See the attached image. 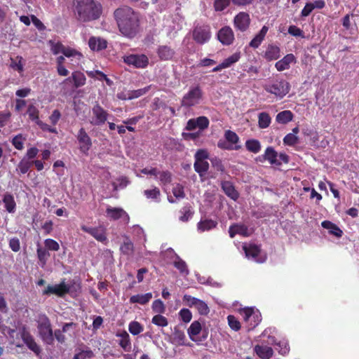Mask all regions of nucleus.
I'll list each match as a JSON object with an SVG mask.
<instances>
[{
	"mask_svg": "<svg viewBox=\"0 0 359 359\" xmlns=\"http://www.w3.org/2000/svg\"><path fill=\"white\" fill-rule=\"evenodd\" d=\"M114 18L119 31L128 38H133L139 32V18L128 6H121L114 11Z\"/></svg>",
	"mask_w": 359,
	"mask_h": 359,
	"instance_id": "obj_1",
	"label": "nucleus"
},
{
	"mask_svg": "<svg viewBox=\"0 0 359 359\" xmlns=\"http://www.w3.org/2000/svg\"><path fill=\"white\" fill-rule=\"evenodd\" d=\"M75 12L80 20L83 22L94 20L102 14V6L93 0H74Z\"/></svg>",
	"mask_w": 359,
	"mask_h": 359,
	"instance_id": "obj_2",
	"label": "nucleus"
},
{
	"mask_svg": "<svg viewBox=\"0 0 359 359\" xmlns=\"http://www.w3.org/2000/svg\"><path fill=\"white\" fill-rule=\"evenodd\" d=\"M50 50L54 55L62 53L65 57L71 58L73 66H78L80 65L82 58L83 57L81 53L77 50L65 46L60 42H54L50 41Z\"/></svg>",
	"mask_w": 359,
	"mask_h": 359,
	"instance_id": "obj_3",
	"label": "nucleus"
},
{
	"mask_svg": "<svg viewBox=\"0 0 359 359\" xmlns=\"http://www.w3.org/2000/svg\"><path fill=\"white\" fill-rule=\"evenodd\" d=\"M263 88L267 93L273 95L278 99H282L289 93L290 85L284 79H276L267 81Z\"/></svg>",
	"mask_w": 359,
	"mask_h": 359,
	"instance_id": "obj_4",
	"label": "nucleus"
},
{
	"mask_svg": "<svg viewBox=\"0 0 359 359\" xmlns=\"http://www.w3.org/2000/svg\"><path fill=\"white\" fill-rule=\"evenodd\" d=\"M39 334L43 341L48 345H52L54 341L53 332L48 318L43 314L40 315L37 320Z\"/></svg>",
	"mask_w": 359,
	"mask_h": 359,
	"instance_id": "obj_5",
	"label": "nucleus"
},
{
	"mask_svg": "<svg viewBox=\"0 0 359 359\" xmlns=\"http://www.w3.org/2000/svg\"><path fill=\"white\" fill-rule=\"evenodd\" d=\"M241 313L246 323L248 331L255 329L262 321L261 313L255 308H245L241 311Z\"/></svg>",
	"mask_w": 359,
	"mask_h": 359,
	"instance_id": "obj_6",
	"label": "nucleus"
},
{
	"mask_svg": "<svg viewBox=\"0 0 359 359\" xmlns=\"http://www.w3.org/2000/svg\"><path fill=\"white\" fill-rule=\"evenodd\" d=\"M208 158V153L205 149L198 150L194 155V168L195 171L201 177L206 175L209 169Z\"/></svg>",
	"mask_w": 359,
	"mask_h": 359,
	"instance_id": "obj_7",
	"label": "nucleus"
},
{
	"mask_svg": "<svg viewBox=\"0 0 359 359\" xmlns=\"http://www.w3.org/2000/svg\"><path fill=\"white\" fill-rule=\"evenodd\" d=\"M243 250L248 259L258 263H263L266 259V255L255 243H243Z\"/></svg>",
	"mask_w": 359,
	"mask_h": 359,
	"instance_id": "obj_8",
	"label": "nucleus"
},
{
	"mask_svg": "<svg viewBox=\"0 0 359 359\" xmlns=\"http://www.w3.org/2000/svg\"><path fill=\"white\" fill-rule=\"evenodd\" d=\"M202 98V90L199 86L191 87L189 90L183 96L181 104L190 107L198 104Z\"/></svg>",
	"mask_w": 359,
	"mask_h": 359,
	"instance_id": "obj_9",
	"label": "nucleus"
},
{
	"mask_svg": "<svg viewBox=\"0 0 359 359\" xmlns=\"http://www.w3.org/2000/svg\"><path fill=\"white\" fill-rule=\"evenodd\" d=\"M123 62L137 69H144L149 65V58L144 54H128L123 57Z\"/></svg>",
	"mask_w": 359,
	"mask_h": 359,
	"instance_id": "obj_10",
	"label": "nucleus"
},
{
	"mask_svg": "<svg viewBox=\"0 0 359 359\" xmlns=\"http://www.w3.org/2000/svg\"><path fill=\"white\" fill-rule=\"evenodd\" d=\"M107 118V111L97 104L92 108L89 122L93 126H100L104 124Z\"/></svg>",
	"mask_w": 359,
	"mask_h": 359,
	"instance_id": "obj_11",
	"label": "nucleus"
},
{
	"mask_svg": "<svg viewBox=\"0 0 359 359\" xmlns=\"http://www.w3.org/2000/svg\"><path fill=\"white\" fill-rule=\"evenodd\" d=\"M211 37L210 27L205 25H197L193 31V38L194 41L203 44L208 42Z\"/></svg>",
	"mask_w": 359,
	"mask_h": 359,
	"instance_id": "obj_12",
	"label": "nucleus"
},
{
	"mask_svg": "<svg viewBox=\"0 0 359 359\" xmlns=\"http://www.w3.org/2000/svg\"><path fill=\"white\" fill-rule=\"evenodd\" d=\"M81 229L83 231L86 232L91 235L95 240L106 245L108 242L106 229L102 226L89 227L86 225H82Z\"/></svg>",
	"mask_w": 359,
	"mask_h": 359,
	"instance_id": "obj_13",
	"label": "nucleus"
},
{
	"mask_svg": "<svg viewBox=\"0 0 359 359\" xmlns=\"http://www.w3.org/2000/svg\"><path fill=\"white\" fill-rule=\"evenodd\" d=\"M76 139L80 151L85 155H88L89 150L92 147L93 142L90 137L83 128H81L79 130Z\"/></svg>",
	"mask_w": 359,
	"mask_h": 359,
	"instance_id": "obj_14",
	"label": "nucleus"
},
{
	"mask_svg": "<svg viewBox=\"0 0 359 359\" xmlns=\"http://www.w3.org/2000/svg\"><path fill=\"white\" fill-rule=\"evenodd\" d=\"M70 290V285L63 280L59 284L49 285L46 289L43 291V294H55L58 297H64L66 294L69 293Z\"/></svg>",
	"mask_w": 359,
	"mask_h": 359,
	"instance_id": "obj_15",
	"label": "nucleus"
},
{
	"mask_svg": "<svg viewBox=\"0 0 359 359\" xmlns=\"http://www.w3.org/2000/svg\"><path fill=\"white\" fill-rule=\"evenodd\" d=\"M209 123L208 118L203 116L196 118H191L187 121L185 129L194 130L198 128L199 131H202L208 127Z\"/></svg>",
	"mask_w": 359,
	"mask_h": 359,
	"instance_id": "obj_16",
	"label": "nucleus"
},
{
	"mask_svg": "<svg viewBox=\"0 0 359 359\" xmlns=\"http://www.w3.org/2000/svg\"><path fill=\"white\" fill-rule=\"evenodd\" d=\"M106 215L108 218L113 220L122 219L126 223L129 222V216L126 212L121 208L107 207L106 210Z\"/></svg>",
	"mask_w": 359,
	"mask_h": 359,
	"instance_id": "obj_17",
	"label": "nucleus"
},
{
	"mask_svg": "<svg viewBox=\"0 0 359 359\" xmlns=\"http://www.w3.org/2000/svg\"><path fill=\"white\" fill-rule=\"evenodd\" d=\"M241 148L239 137L234 132L226 130V149L238 150Z\"/></svg>",
	"mask_w": 359,
	"mask_h": 359,
	"instance_id": "obj_18",
	"label": "nucleus"
},
{
	"mask_svg": "<svg viewBox=\"0 0 359 359\" xmlns=\"http://www.w3.org/2000/svg\"><path fill=\"white\" fill-rule=\"evenodd\" d=\"M73 81L74 87L78 88L83 86L86 82V78L84 74L80 71H75L72 73V76L65 79L62 83Z\"/></svg>",
	"mask_w": 359,
	"mask_h": 359,
	"instance_id": "obj_19",
	"label": "nucleus"
},
{
	"mask_svg": "<svg viewBox=\"0 0 359 359\" xmlns=\"http://www.w3.org/2000/svg\"><path fill=\"white\" fill-rule=\"evenodd\" d=\"M250 22V15L245 12H240L234 18L235 26L241 31H245Z\"/></svg>",
	"mask_w": 359,
	"mask_h": 359,
	"instance_id": "obj_20",
	"label": "nucleus"
},
{
	"mask_svg": "<svg viewBox=\"0 0 359 359\" xmlns=\"http://www.w3.org/2000/svg\"><path fill=\"white\" fill-rule=\"evenodd\" d=\"M90 49L93 51H101L107 47V41L100 36H90L88 41Z\"/></svg>",
	"mask_w": 359,
	"mask_h": 359,
	"instance_id": "obj_21",
	"label": "nucleus"
},
{
	"mask_svg": "<svg viewBox=\"0 0 359 359\" xmlns=\"http://www.w3.org/2000/svg\"><path fill=\"white\" fill-rule=\"evenodd\" d=\"M296 58L292 53L286 55L283 58L276 62L275 67L279 72H282L288 69L290 67V64L295 63Z\"/></svg>",
	"mask_w": 359,
	"mask_h": 359,
	"instance_id": "obj_22",
	"label": "nucleus"
},
{
	"mask_svg": "<svg viewBox=\"0 0 359 359\" xmlns=\"http://www.w3.org/2000/svg\"><path fill=\"white\" fill-rule=\"evenodd\" d=\"M21 337L24 343L31 351L37 355L40 353V347L38 346L33 337L29 332L24 331L21 334Z\"/></svg>",
	"mask_w": 359,
	"mask_h": 359,
	"instance_id": "obj_23",
	"label": "nucleus"
},
{
	"mask_svg": "<svg viewBox=\"0 0 359 359\" xmlns=\"http://www.w3.org/2000/svg\"><path fill=\"white\" fill-rule=\"evenodd\" d=\"M158 57L161 60H171L175 55V50L167 45L159 46L156 50Z\"/></svg>",
	"mask_w": 359,
	"mask_h": 359,
	"instance_id": "obj_24",
	"label": "nucleus"
},
{
	"mask_svg": "<svg viewBox=\"0 0 359 359\" xmlns=\"http://www.w3.org/2000/svg\"><path fill=\"white\" fill-rule=\"evenodd\" d=\"M170 341L172 344L176 346H185L186 344V335L183 330H180L177 327H175L172 332Z\"/></svg>",
	"mask_w": 359,
	"mask_h": 359,
	"instance_id": "obj_25",
	"label": "nucleus"
},
{
	"mask_svg": "<svg viewBox=\"0 0 359 359\" xmlns=\"http://www.w3.org/2000/svg\"><path fill=\"white\" fill-rule=\"evenodd\" d=\"M322 227L327 229L330 235H332L337 238H341L343 235L342 230L333 222L325 220L321 223Z\"/></svg>",
	"mask_w": 359,
	"mask_h": 359,
	"instance_id": "obj_26",
	"label": "nucleus"
},
{
	"mask_svg": "<svg viewBox=\"0 0 359 359\" xmlns=\"http://www.w3.org/2000/svg\"><path fill=\"white\" fill-rule=\"evenodd\" d=\"M268 31L269 27L266 25L263 26L261 30L251 40L249 46L253 48H257L264 41Z\"/></svg>",
	"mask_w": 359,
	"mask_h": 359,
	"instance_id": "obj_27",
	"label": "nucleus"
},
{
	"mask_svg": "<svg viewBox=\"0 0 359 359\" xmlns=\"http://www.w3.org/2000/svg\"><path fill=\"white\" fill-rule=\"evenodd\" d=\"M254 351L261 359H270L273 355L272 348L267 346L256 345Z\"/></svg>",
	"mask_w": 359,
	"mask_h": 359,
	"instance_id": "obj_28",
	"label": "nucleus"
},
{
	"mask_svg": "<svg viewBox=\"0 0 359 359\" xmlns=\"http://www.w3.org/2000/svg\"><path fill=\"white\" fill-rule=\"evenodd\" d=\"M202 327L201 323L197 320L194 321L187 330L188 335L190 339L193 341L197 342L198 335L201 332Z\"/></svg>",
	"mask_w": 359,
	"mask_h": 359,
	"instance_id": "obj_29",
	"label": "nucleus"
},
{
	"mask_svg": "<svg viewBox=\"0 0 359 359\" xmlns=\"http://www.w3.org/2000/svg\"><path fill=\"white\" fill-rule=\"evenodd\" d=\"M229 236L233 238L236 234L242 236H249L250 235V232L248 227L243 224H236L231 226L229 230Z\"/></svg>",
	"mask_w": 359,
	"mask_h": 359,
	"instance_id": "obj_30",
	"label": "nucleus"
},
{
	"mask_svg": "<svg viewBox=\"0 0 359 359\" xmlns=\"http://www.w3.org/2000/svg\"><path fill=\"white\" fill-rule=\"evenodd\" d=\"M280 48L277 46L269 45L264 57L268 61L276 60L280 57Z\"/></svg>",
	"mask_w": 359,
	"mask_h": 359,
	"instance_id": "obj_31",
	"label": "nucleus"
},
{
	"mask_svg": "<svg viewBox=\"0 0 359 359\" xmlns=\"http://www.w3.org/2000/svg\"><path fill=\"white\" fill-rule=\"evenodd\" d=\"M264 156V158L267 160L271 165H281V162L278 159V153L271 147L266 148Z\"/></svg>",
	"mask_w": 359,
	"mask_h": 359,
	"instance_id": "obj_32",
	"label": "nucleus"
},
{
	"mask_svg": "<svg viewBox=\"0 0 359 359\" xmlns=\"http://www.w3.org/2000/svg\"><path fill=\"white\" fill-rule=\"evenodd\" d=\"M36 255L39 261L40 265L43 267L47 262L48 259L50 256L48 250L46 248H43L39 243L36 245Z\"/></svg>",
	"mask_w": 359,
	"mask_h": 359,
	"instance_id": "obj_33",
	"label": "nucleus"
},
{
	"mask_svg": "<svg viewBox=\"0 0 359 359\" xmlns=\"http://www.w3.org/2000/svg\"><path fill=\"white\" fill-rule=\"evenodd\" d=\"M152 298V294L147 292L145 294L133 295L130 298V302L131 304H140L144 305L147 304Z\"/></svg>",
	"mask_w": 359,
	"mask_h": 359,
	"instance_id": "obj_34",
	"label": "nucleus"
},
{
	"mask_svg": "<svg viewBox=\"0 0 359 359\" xmlns=\"http://www.w3.org/2000/svg\"><path fill=\"white\" fill-rule=\"evenodd\" d=\"M3 203L6 210L9 213H14L16 210V203L14 197L11 194H6L3 197Z\"/></svg>",
	"mask_w": 359,
	"mask_h": 359,
	"instance_id": "obj_35",
	"label": "nucleus"
},
{
	"mask_svg": "<svg viewBox=\"0 0 359 359\" xmlns=\"http://www.w3.org/2000/svg\"><path fill=\"white\" fill-rule=\"evenodd\" d=\"M217 222L212 219H201L197 224V229L202 233L214 229Z\"/></svg>",
	"mask_w": 359,
	"mask_h": 359,
	"instance_id": "obj_36",
	"label": "nucleus"
},
{
	"mask_svg": "<svg viewBox=\"0 0 359 359\" xmlns=\"http://www.w3.org/2000/svg\"><path fill=\"white\" fill-rule=\"evenodd\" d=\"M161 256L164 261L168 264H172L179 257L174 250L171 248L162 251Z\"/></svg>",
	"mask_w": 359,
	"mask_h": 359,
	"instance_id": "obj_37",
	"label": "nucleus"
},
{
	"mask_svg": "<svg viewBox=\"0 0 359 359\" xmlns=\"http://www.w3.org/2000/svg\"><path fill=\"white\" fill-rule=\"evenodd\" d=\"M293 118V114L289 110H285L279 112L276 117L278 123L281 124H286L291 121Z\"/></svg>",
	"mask_w": 359,
	"mask_h": 359,
	"instance_id": "obj_38",
	"label": "nucleus"
},
{
	"mask_svg": "<svg viewBox=\"0 0 359 359\" xmlns=\"http://www.w3.org/2000/svg\"><path fill=\"white\" fill-rule=\"evenodd\" d=\"M271 123V118L266 112H261L258 115V126L261 129L267 128Z\"/></svg>",
	"mask_w": 359,
	"mask_h": 359,
	"instance_id": "obj_39",
	"label": "nucleus"
},
{
	"mask_svg": "<svg viewBox=\"0 0 359 359\" xmlns=\"http://www.w3.org/2000/svg\"><path fill=\"white\" fill-rule=\"evenodd\" d=\"M118 336L121 337V340L119 341L120 346L125 351H130L131 350V342L129 334L126 332H124Z\"/></svg>",
	"mask_w": 359,
	"mask_h": 359,
	"instance_id": "obj_40",
	"label": "nucleus"
},
{
	"mask_svg": "<svg viewBox=\"0 0 359 359\" xmlns=\"http://www.w3.org/2000/svg\"><path fill=\"white\" fill-rule=\"evenodd\" d=\"M172 264L182 276L189 275V271L188 269L187 264L180 257L172 263Z\"/></svg>",
	"mask_w": 359,
	"mask_h": 359,
	"instance_id": "obj_41",
	"label": "nucleus"
},
{
	"mask_svg": "<svg viewBox=\"0 0 359 359\" xmlns=\"http://www.w3.org/2000/svg\"><path fill=\"white\" fill-rule=\"evenodd\" d=\"M130 183V180L126 176L118 177L116 182L112 183L114 190L125 189Z\"/></svg>",
	"mask_w": 359,
	"mask_h": 359,
	"instance_id": "obj_42",
	"label": "nucleus"
},
{
	"mask_svg": "<svg viewBox=\"0 0 359 359\" xmlns=\"http://www.w3.org/2000/svg\"><path fill=\"white\" fill-rule=\"evenodd\" d=\"M144 195L148 199H152L155 202L160 201L161 192L158 188L154 187L152 189H147L144 191Z\"/></svg>",
	"mask_w": 359,
	"mask_h": 359,
	"instance_id": "obj_43",
	"label": "nucleus"
},
{
	"mask_svg": "<svg viewBox=\"0 0 359 359\" xmlns=\"http://www.w3.org/2000/svg\"><path fill=\"white\" fill-rule=\"evenodd\" d=\"M155 179L159 180L161 184L167 185L171 182V173L169 171L158 170V176Z\"/></svg>",
	"mask_w": 359,
	"mask_h": 359,
	"instance_id": "obj_44",
	"label": "nucleus"
},
{
	"mask_svg": "<svg viewBox=\"0 0 359 359\" xmlns=\"http://www.w3.org/2000/svg\"><path fill=\"white\" fill-rule=\"evenodd\" d=\"M246 149L254 154L258 153L261 149L260 142L257 140H248L245 142Z\"/></svg>",
	"mask_w": 359,
	"mask_h": 359,
	"instance_id": "obj_45",
	"label": "nucleus"
},
{
	"mask_svg": "<svg viewBox=\"0 0 359 359\" xmlns=\"http://www.w3.org/2000/svg\"><path fill=\"white\" fill-rule=\"evenodd\" d=\"M180 216L179 217V219L181 222H186L189 221L193 216V211L191 210V207L184 206L183 207L180 211Z\"/></svg>",
	"mask_w": 359,
	"mask_h": 359,
	"instance_id": "obj_46",
	"label": "nucleus"
},
{
	"mask_svg": "<svg viewBox=\"0 0 359 359\" xmlns=\"http://www.w3.org/2000/svg\"><path fill=\"white\" fill-rule=\"evenodd\" d=\"M86 73L91 78L97 79L100 81L105 80L107 83L109 85L111 83V80L107 78V75L99 70L88 71Z\"/></svg>",
	"mask_w": 359,
	"mask_h": 359,
	"instance_id": "obj_47",
	"label": "nucleus"
},
{
	"mask_svg": "<svg viewBox=\"0 0 359 359\" xmlns=\"http://www.w3.org/2000/svg\"><path fill=\"white\" fill-rule=\"evenodd\" d=\"M226 195L234 201H236L239 197V194L234 187L227 182H226Z\"/></svg>",
	"mask_w": 359,
	"mask_h": 359,
	"instance_id": "obj_48",
	"label": "nucleus"
},
{
	"mask_svg": "<svg viewBox=\"0 0 359 359\" xmlns=\"http://www.w3.org/2000/svg\"><path fill=\"white\" fill-rule=\"evenodd\" d=\"M151 88V86H148L145 88L137 89V90H128L130 96L128 97L130 100L140 97L144 95H145Z\"/></svg>",
	"mask_w": 359,
	"mask_h": 359,
	"instance_id": "obj_49",
	"label": "nucleus"
},
{
	"mask_svg": "<svg viewBox=\"0 0 359 359\" xmlns=\"http://www.w3.org/2000/svg\"><path fill=\"white\" fill-rule=\"evenodd\" d=\"M142 325L137 321H132L129 323L128 330L133 335H137L143 331Z\"/></svg>",
	"mask_w": 359,
	"mask_h": 359,
	"instance_id": "obj_50",
	"label": "nucleus"
},
{
	"mask_svg": "<svg viewBox=\"0 0 359 359\" xmlns=\"http://www.w3.org/2000/svg\"><path fill=\"white\" fill-rule=\"evenodd\" d=\"M27 113L29 118L36 123L39 120L38 109L34 104H29L27 108Z\"/></svg>",
	"mask_w": 359,
	"mask_h": 359,
	"instance_id": "obj_51",
	"label": "nucleus"
},
{
	"mask_svg": "<svg viewBox=\"0 0 359 359\" xmlns=\"http://www.w3.org/2000/svg\"><path fill=\"white\" fill-rule=\"evenodd\" d=\"M151 322L158 327H166L168 325V319L163 316L157 314L152 318Z\"/></svg>",
	"mask_w": 359,
	"mask_h": 359,
	"instance_id": "obj_52",
	"label": "nucleus"
},
{
	"mask_svg": "<svg viewBox=\"0 0 359 359\" xmlns=\"http://www.w3.org/2000/svg\"><path fill=\"white\" fill-rule=\"evenodd\" d=\"M44 245L48 250L58 251L60 250L59 243L52 238L45 239Z\"/></svg>",
	"mask_w": 359,
	"mask_h": 359,
	"instance_id": "obj_53",
	"label": "nucleus"
},
{
	"mask_svg": "<svg viewBox=\"0 0 359 359\" xmlns=\"http://www.w3.org/2000/svg\"><path fill=\"white\" fill-rule=\"evenodd\" d=\"M227 320L229 326L232 330L238 331L241 329V323L235 316L229 315Z\"/></svg>",
	"mask_w": 359,
	"mask_h": 359,
	"instance_id": "obj_54",
	"label": "nucleus"
},
{
	"mask_svg": "<svg viewBox=\"0 0 359 359\" xmlns=\"http://www.w3.org/2000/svg\"><path fill=\"white\" fill-rule=\"evenodd\" d=\"M120 249L123 254L130 255L133 252V244L129 239H126L121 245Z\"/></svg>",
	"mask_w": 359,
	"mask_h": 359,
	"instance_id": "obj_55",
	"label": "nucleus"
},
{
	"mask_svg": "<svg viewBox=\"0 0 359 359\" xmlns=\"http://www.w3.org/2000/svg\"><path fill=\"white\" fill-rule=\"evenodd\" d=\"M25 138L22 135L15 136L12 140V144L18 150H22L24 148Z\"/></svg>",
	"mask_w": 359,
	"mask_h": 359,
	"instance_id": "obj_56",
	"label": "nucleus"
},
{
	"mask_svg": "<svg viewBox=\"0 0 359 359\" xmlns=\"http://www.w3.org/2000/svg\"><path fill=\"white\" fill-rule=\"evenodd\" d=\"M180 319L185 323H188L192 318V313L188 309H182L179 312Z\"/></svg>",
	"mask_w": 359,
	"mask_h": 359,
	"instance_id": "obj_57",
	"label": "nucleus"
},
{
	"mask_svg": "<svg viewBox=\"0 0 359 359\" xmlns=\"http://www.w3.org/2000/svg\"><path fill=\"white\" fill-rule=\"evenodd\" d=\"M195 308L201 315H207L209 313V308L207 304L201 299L197 302Z\"/></svg>",
	"mask_w": 359,
	"mask_h": 359,
	"instance_id": "obj_58",
	"label": "nucleus"
},
{
	"mask_svg": "<svg viewBox=\"0 0 359 359\" xmlns=\"http://www.w3.org/2000/svg\"><path fill=\"white\" fill-rule=\"evenodd\" d=\"M298 142V137L297 135L292 133H288L283 138V143L287 146H293Z\"/></svg>",
	"mask_w": 359,
	"mask_h": 359,
	"instance_id": "obj_59",
	"label": "nucleus"
},
{
	"mask_svg": "<svg viewBox=\"0 0 359 359\" xmlns=\"http://www.w3.org/2000/svg\"><path fill=\"white\" fill-rule=\"evenodd\" d=\"M152 309L157 313H163L165 312V305L161 299L155 300L152 304Z\"/></svg>",
	"mask_w": 359,
	"mask_h": 359,
	"instance_id": "obj_60",
	"label": "nucleus"
},
{
	"mask_svg": "<svg viewBox=\"0 0 359 359\" xmlns=\"http://www.w3.org/2000/svg\"><path fill=\"white\" fill-rule=\"evenodd\" d=\"M278 346V351L281 355H286L290 351V347L287 341H280L276 344Z\"/></svg>",
	"mask_w": 359,
	"mask_h": 359,
	"instance_id": "obj_61",
	"label": "nucleus"
},
{
	"mask_svg": "<svg viewBox=\"0 0 359 359\" xmlns=\"http://www.w3.org/2000/svg\"><path fill=\"white\" fill-rule=\"evenodd\" d=\"M32 165V163L29 162L25 159H22L18 165V168L22 174H25L28 172L30 167Z\"/></svg>",
	"mask_w": 359,
	"mask_h": 359,
	"instance_id": "obj_62",
	"label": "nucleus"
},
{
	"mask_svg": "<svg viewBox=\"0 0 359 359\" xmlns=\"http://www.w3.org/2000/svg\"><path fill=\"white\" fill-rule=\"evenodd\" d=\"M172 194L177 199H182L184 198L185 196L184 188L182 185L179 184L173 187Z\"/></svg>",
	"mask_w": 359,
	"mask_h": 359,
	"instance_id": "obj_63",
	"label": "nucleus"
},
{
	"mask_svg": "<svg viewBox=\"0 0 359 359\" xmlns=\"http://www.w3.org/2000/svg\"><path fill=\"white\" fill-rule=\"evenodd\" d=\"M93 355L92 351L83 350L74 355L73 359H87L90 358Z\"/></svg>",
	"mask_w": 359,
	"mask_h": 359,
	"instance_id": "obj_64",
	"label": "nucleus"
}]
</instances>
